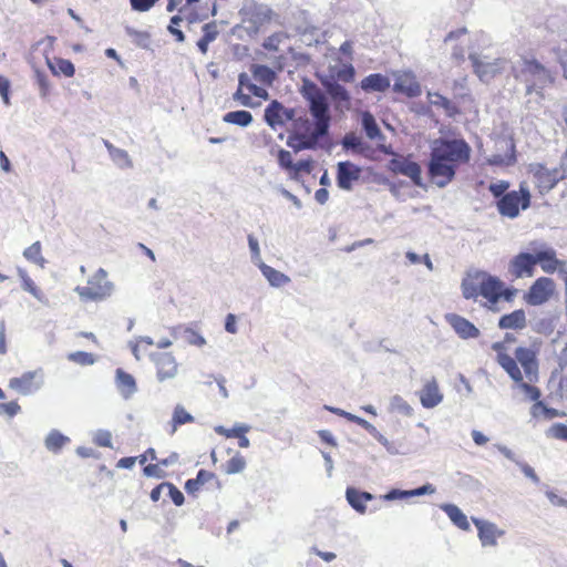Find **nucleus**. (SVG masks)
<instances>
[{"mask_svg": "<svg viewBox=\"0 0 567 567\" xmlns=\"http://www.w3.org/2000/svg\"><path fill=\"white\" fill-rule=\"evenodd\" d=\"M471 157V147L464 140H444L434 142L429 163V175L439 186L450 184L461 165Z\"/></svg>", "mask_w": 567, "mask_h": 567, "instance_id": "7ed1b4c3", "label": "nucleus"}, {"mask_svg": "<svg viewBox=\"0 0 567 567\" xmlns=\"http://www.w3.org/2000/svg\"><path fill=\"white\" fill-rule=\"evenodd\" d=\"M199 3V0H186V3L183 8H181V12L184 13L185 19L189 23L197 22L199 18V13L196 10V6Z\"/></svg>", "mask_w": 567, "mask_h": 567, "instance_id": "a18cd8bd", "label": "nucleus"}, {"mask_svg": "<svg viewBox=\"0 0 567 567\" xmlns=\"http://www.w3.org/2000/svg\"><path fill=\"white\" fill-rule=\"evenodd\" d=\"M557 363L561 370L567 368V341L564 344V348L557 355Z\"/></svg>", "mask_w": 567, "mask_h": 567, "instance_id": "338daca9", "label": "nucleus"}, {"mask_svg": "<svg viewBox=\"0 0 567 567\" xmlns=\"http://www.w3.org/2000/svg\"><path fill=\"white\" fill-rule=\"evenodd\" d=\"M93 442L97 446L112 447V434L110 431L100 430L94 434Z\"/></svg>", "mask_w": 567, "mask_h": 567, "instance_id": "603ef678", "label": "nucleus"}, {"mask_svg": "<svg viewBox=\"0 0 567 567\" xmlns=\"http://www.w3.org/2000/svg\"><path fill=\"white\" fill-rule=\"evenodd\" d=\"M431 103L445 110H449L452 105L451 101L440 93L432 94Z\"/></svg>", "mask_w": 567, "mask_h": 567, "instance_id": "052dcab7", "label": "nucleus"}, {"mask_svg": "<svg viewBox=\"0 0 567 567\" xmlns=\"http://www.w3.org/2000/svg\"><path fill=\"white\" fill-rule=\"evenodd\" d=\"M528 174L533 176L535 186L539 194L550 192L566 174L560 168H548L542 163H532L527 167Z\"/></svg>", "mask_w": 567, "mask_h": 567, "instance_id": "1a4fd4ad", "label": "nucleus"}, {"mask_svg": "<svg viewBox=\"0 0 567 567\" xmlns=\"http://www.w3.org/2000/svg\"><path fill=\"white\" fill-rule=\"evenodd\" d=\"M23 257L37 265L43 266L44 258L42 256V245L40 241L33 243L31 246L24 249Z\"/></svg>", "mask_w": 567, "mask_h": 567, "instance_id": "ea45409f", "label": "nucleus"}, {"mask_svg": "<svg viewBox=\"0 0 567 567\" xmlns=\"http://www.w3.org/2000/svg\"><path fill=\"white\" fill-rule=\"evenodd\" d=\"M532 195L526 183L519 184L518 190H511L496 202L498 213L511 219L516 218L520 210L529 208Z\"/></svg>", "mask_w": 567, "mask_h": 567, "instance_id": "0eeeda50", "label": "nucleus"}, {"mask_svg": "<svg viewBox=\"0 0 567 567\" xmlns=\"http://www.w3.org/2000/svg\"><path fill=\"white\" fill-rule=\"evenodd\" d=\"M267 95V91L264 87L252 83L247 73H240L238 75V89L234 93L233 99L240 105L251 106L252 96L266 99Z\"/></svg>", "mask_w": 567, "mask_h": 567, "instance_id": "f8f14e48", "label": "nucleus"}, {"mask_svg": "<svg viewBox=\"0 0 567 567\" xmlns=\"http://www.w3.org/2000/svg\"><path fill=\"white\" fill-rule=\"evenodd\" d=\"M432 493H434V487L431 484H426V485H423V486L412 489V491L400 492V491L393 489L386 495V498L394 499L396 497L420 496V495L432 494Z\"/></svg>", "mask_w": 567, "mask_h": 567, "instance_id": "58836bf2", "label": "nucleus"}, {"mask_svg": "<svg viewBox=\"0 0 567 567\" xmlns=\"http://www.w3.org/2000/svg\"><path fill=\"white\" fill-rule=\"evenodd\" d=\"M461 290L463 298L480 301L491 311H498L499 301L512 302L517 293L515 288L506 287L502 279L484 270L467 272Z\"/></svg>", "mask_w": 567, "mask_h": 567, "instance_id": "20e7f679", "label": "nucleus"}, {"mask_svg": "<svg viewBox=\"0 0 567 567\" xmlns=\"http://www.w3.org/2000/svg\"><path fill=\"white\" fill-rule=\"evenodd\" d=\"M166 487L168 488V494L172 502L176 506H182L185 501L183 493L172 483H166Z\"/></svg>", "mask_w": 567, "mask_h": 567, "instance_id": "13d9d810", "label": "nucleus"}, {"mask_svg": "<svg viewBox=\"0 0 567 567\" xmlns=\"http://www.w3.org/2000/svg\"><path fill=\"white\" fill-rule=\"evenodd\" d=\"M215 478V474L213 472L206 470H199L195 478L187 480L185 483V491L188 494L195 495L200 487L207 482Z\"/></svg>", "mask_w": 567, "mask_h": 567, "instance_id": "2f4dec72", "label": "nucleus"}, {"mask_svg": "<svg viewBox=\"0 0 567 567\" xmlns=\"http://www.w3.org/2000/svg\"><path fill=\"white\" fill-rule=\"evenodd\" d=\"M390 79L381 73H372L362 79L360 86L364 92H385L390 87Z\"/></svg>", "mask_w": 567, "mask_h": 567, "instance_id": "393cba45", "label": "nucleus"}, {"mask_svg": "<svg viewBox=\"0 0 567 567\" xmlns=\"http://www.w3.org/2000/svg\"><path fill=\"white\" fill-rule=\"evenodd\" d=\"M509 183L507 181H498L497 183H492L488 186L489 193L497 198V200L508 193Z\"/></svg>", "mask_w": 567, "mask_h": 567, "instance_id": "3c124183", "label": "nucleus"}, {"mask_svg": "<svg viewBox=\"0 0 567 567\" xmlns=\"http://www.w3.org/2000/svg\"><path fill=\"white\" fill-rule=\"evenodd\" d=\"M472 437L477 445H484L488 442V439L477 430L472 431Z\"/></svg>", "mask_w": 567, "mask_h": 567, "instance_id": "774afa93", "label": "nucleus"}, {"mask_svg": "<svg viewBox=\"0 0 567 567\" xmlns=\"http://www.w3.org/2000/svg\"><path fill=\"white\" fill-rule=\"evenodd\" d=\"M557 293V285L550 277L536 278L524 292L523 300L526 305L538 307L549 302Z\"/></svg>", "mask_w": 567, "mask_h": 567, "instance_id": "6e6552de", "label": "nucleus"}, {"mask_svg": "<svg viewBox=\"0 0 567 567\" xmlns=\"http://www.w3.org/2000/svg\"><path fill=\"white\" fill-rule=\"evenodd\" d=\"M393 90L409 97H416L421 94V85L413 78L409 76L398 79L394 83Z\"/></svg>", "mask_w": 567, "mask_h": 567, "instance_id": "cd10ccee", "label": "nucleus"}, {"mask_svg": "<svg viewBox=\"0 0 567 567\" xmlns=\"http://www.w3.org/2000/svg\"><path fill=\"white\" fill-rule=\"evenodd\" d=\"M536 271L534 252L519 251L507 262V274L512 280L532 278Z\"/></svg>", "mask_w": 567, "mask_h": 567, "instance_id": "9d476101", "label": "nucleus"}, {"mask_svg": "<svg viewBox=\"0 0 567 567\" xmlns=\"http://www.w3.org/2000/svg\"><path fill=\"white\" fill-rule=\"evenodd\" d=\"M48 66L53 75L60 76L63 75L65 78H72L75 73L74 64L63 58H53L52 60L47 59Z\"/></svg>", "mask_w": 567, "mask_h": 567, "instance_id": "bb28decb", "label": "nucleus"}, {"mask_svg": "<svg viewBox=\"0 0 567 567\" xmlns=\"http://www.w3.org/2000/svg\"><path fill=\"white\" fill-rule=\"evenodd\" d=\"M181 22H182V17L174 16L171 18V22L167 28L169 33L175 37V40L177 42H183L185 40V35H184L183 31L178 28Z\"/></svg>", "mask_w": 567, "mask_h": 567, "instance_id": "8fccbe9b", "label": "nucleus"}, {"mask_svg": "<svg viewBox=\"0 0 567 567\" xmlns=\"http://www.w3.org/2000/svg\"><path fill=\"white\" fill-rule=\"evenodd\" d=\"M137 462L136 456L122 457L117 461L116 466L118 468H132Z\"/></svg>", "mask_w": 567, "mask_h": 567, "instance_id": "e2e57ef3", "label": "nucleus"}, {"mask_svg": "<svg viewBox=\"0 0 567 567\" xmlns=\"http://www.w3.org/2000/svg\"><path fill=\"white\" fill-rule=\"evenodd\" d=\"M286 39H288V35L285 32H276L265 39L262 47L265 50H267L269 52H278L280 44Z\"/></svg>", "mask_w": 567, "mask_h": 567, "instance_id": "37998d69", "label": "nucleus"}, {"mask_svg": "<svg viewBox=\"0 0 567 567\" xmlns=\"http://www.w3.org/2000/svg\"><path fill=\"white\" fill-rule=\"evenodd\" d=\"M355 70L352 64H344L341 69L336 72L337 80L350 83L354 80Z\"/></svg>", "mask_w": 567, "mask_h": 567, "instance_id": "09e8293b", "label": "nucleus"}, {"mask_svg": "<svg viewBox=\"0 0 567 567\" xmlns=\"http://www.w3.org/2000/svg\"><path fill=\"white\" fill-rule=\"evenodd\" d=\"M115 383L124 399H130L137 390L134 377L121 368L116 370Z\"/></svg>", "mask_w": 567, "mask_h": 567, "instance_id": "b1692460", "label": "nucleus"}, {"mask_svg": "<svg viewBox=\"0 0 567 567\" xmlns=\"http://www.w3.org/2000/svg\"><path fill=\"white\" fill-rule=\"evenodd\" d=\"M419 395L421 404L426 409H432L439 405L443 400V394L441 393L435 379L426 381Z\"/></svg>", "mask_w": 567, "mask_h": 567, "instance_id": "4be33fe9", "label": "nucleus"}, {"mask_svg": "<svg viewBox=\"0 0 567 567\" xmlns=\"http://www.w3.org/2000/svg\"><path fill=\"white\" fill-rule=\"evenodd\" d=\"M260 270L274 287H281L290 281L289 277L268 265H261Z\"/></svg>", "mask_w": 567, "mask_h": 567, "instance_id": "f704fd0d", "label": "nucleus"}, {"mask_svg": "<svg viewBox=\"0 0 567 567\" xmlns=\"http://www.w3.org/2000/svg\"><path fill=\"white\" fill-rule=\"evenodd\" d=\"M224 122L238 126H248L252 122V115L248 111H231L224 115Z\"/></svg>", "mask_w": 567, "mask_h": 567, "instance_id": "c9c22d12", "label": "nucleus"}, {"mask_svg": "<svg viewBox=\"0 0 567 567\" xmlns=\"http://www.w3.org/2000/svg\"><path fill=\"white\" fill-rule=\"evenodd\" d=\"M154 363L159 381L174 378L177 373V363L171 353L164 352L154 355Z\"/></svg>", "mask_w": 567, "mask_h": 567, "instance_id": "412c9836", "label": "nucleus"}, {"mask_svg": "<svg viewBox=\"0 0 567 567\" xmlns=\"http://www.w3.org/2000/svg\"><path fill=\"white\" fill-rule=\"evenodd\" d=\"M137 461L141 465H144L148 460L155 461L156 463H151L143 468V473L147 477H157L161 478L164 476V472L161 466H168L175 463L178 458L177 454L173 453L171 456L166 458L158 460L156 452L154 449H147L143 454L136 456Z\"/></svg>", "mask_w": 567, "mask_h": 567, "instance_id": "4468645a", "label": "nucleus"}, {"mask_svg": "<svg viewBox=\"0 0 567 567\" xmlns=\"http://www.w3.org/2000/svg\"><path fill=\"white\" fill-rule=\"evenodd\" d=\"M19 276L22 281V288L29 293H31L33 297H35L38 300H43V292L37 287V285L29 277V275L24 270L20 269Z\"/></svg>", "mask_w": 567, "mask_h": 567, "instance_id": "79ce46f5", "label": "nucleus"}, {"mask_svg": "<svg viewBox=\"0 0 567 567\" xmlns=\"http://www.w3.org/2000/svg\"><path fill=\"white\" fill-rule=\"evenodd\" d=\"M444 319L462 339H475L480 336V329L457 313H446Z\"/></svg>", "mask_w": 567, "mask_h": 567, "instance_id": "f3484780", "label": "nucleus"}, {"mask_svg": "<svg viewBox=\"0 0 567 567\" xmlns=\"http://www.w3.org/2000/svg\"><path fill=\"white\" fill-rule=\"evenodd\" d=\"M526 315L523 309L514 310L511 313L504 315L498 320L501 329L522 330L526 327Z\"/></svg>", "mask_w": 567, "mask_h": 567, "instance_id": "a878e982", "label": "nucleus"}, {"mask_svg": "<svg viewBox=\"0 0 567 567\" xmlns=\"http://www.w3.org/2000/svg\"><path fill=\"white\" fill-rule=\"evenodd\" d=\"M534 257L536 266L539 265L545 274L560 272L566 266V261L558 259L557 252L553 247L543 245L540 249H535Z\"/></svg>", "mask_w": 567, "mask_h": 567, "instance_id": "2eb2a0df", "label": "nucleus"}, {"mask_svg": "<svg viewBox=\"0 0 567 567\" xmlns=\"http://www.w3.org/2000/svg\"><path fill=\"white\" fill-rule=\"evenodd\" d=\"M515 341V338L506 333L503 341H497L492 344L495 352V361L507 373V375L529 396L530 400L536 401L533 405V414L537 415L540 410L546 419H554L564 416L563 412L556 409L546 406L540 398V390L533 385L538 381L539 377V361L538 350L532 347H517L513 354L507 346L508 342Z\"/></svg>", "mask_w": 567, "mask_h": 567, "instance_id": "f257e3e1", "label": "nucleus"}, {"mask_svg": "<svg viewBox=\"0 0 567 567\" xmlns=\"http://www.w3.org/2000/svg\"><path fill=\"white\" fill-rule=\"evenodd\" d=\"M250 71L254 79L264 85H271L276 79V73L267 65L252 64Z\"/></svg>", "mask_w": 567, "mask_h": 567, "instance_id": "72a5a7b5", "label": "nucleus"}, {"mask_svg": "<svg viewBox=\"0 0 567 567\" xmlns=\"http://www.w3.org/2000/svg\"><path fill=\"white\" fill-rule=\"evenodd\" d=\"M9 386L23 395H28L40 388V381L37 372L29 371L21 377L12 378L9 381Z\"/></svg>", "mask_w": 567, "mask_h": 567, "instance_id": "aec40b11", "label": "nucleus"}, {"mask_svg": "<svg viewBox=\"0 0 567 567\" xmlns=\"http://www.w3.org/2000/svg\"><path fill=\"white\" fill-rule=\"evenodd\" d=\"M21 411V406L17 401L0 403V415L13 417Z\"/></svg>", "mask_w": 567, "mask_h": 567, "instance_id": "864d4df0", "label": "nucleus"}, {"mask_svg": "<svg viewBox=\"0 0 567 567\" xmlns=\"http://www.w3.org/2000/svg\"><path fill=\"white\" fill-rule=\"evenodd\" d=\"M249 431V426L246 424H236L235 426L227 429L225 426H216L215 432L226 439L238 437L243 433H247Z\"/></svg>", "mask_w": 567, "mask_h": 567, "instance_id": "c03bdc74", "label": "nucleus"}, {"mask_svg": "<svg viewBox=\"0 0 567 567\" xmlns=\"http://www.w3.org/2000/svg\"><path fill=\"white\" fill-rule=\"evenodd\" d=\"M68 359L71 362L78 363L80 365H91L95 361L92 353L84 351L72 352L68 355Z\"/></svg>", "mask_w": 567, "mask_h": 567, "instance_id": "49530a36", "label": "nucleus"}, {"mask_svg": "<svg viewBox=\"0 0 567 567\" xmlns=\"http://www.w3.org/2000/svg\"><path fill=\"white\" fill-rule=\"evenodd\" d=\"M159 0H130L134 11L146 12L151 10Z\"/></svg>", "mask_w": 567, "mask_h": 567, "instance_id": "6e6d98bb", "label": "nucleus"}, {"mask_svg": "<svg viewBox=\"0 0 567 567\" xmlns=\"http://www.w3.org/2000/svg\"><path fill=\"white\" fill-rule=\"evenodd\" d=\"M194 422H195V417L189 412H187L184 406L178 404L174 408V411H173L172 421H171V425H172L171 433H175V431L184 424H189V423H194Z\"/></svg>", "mask_w": 567, "mask_h": 567, "instance_id": "473e14b6", "label": "nucleus"}, {"mask_svg": "<svg viewBox=\"0 0 567 567\" xmlns=\"http://www.w3.org/2000/svg\"><path fill=\"white\" fill-rule=\"evenodd\" d=\"M473 523L477 528L478 538L483 546H495L497 539L504 535V530L497 528L493 523L473 518Z\"/></svg>", "mask_w": 567, "mask_h": 567, "instance_id": "6ab92c4d", "label": "nucleus"}, {"mask_svg": "<svg viewBox=\"0 0 567 567\" xmlns=\"http://www.w3.org/2000/svg\"><path fill=\"white\" fill-rule=\"evenodd\" d=\"M246 467V458L240 454L236 453L231 458H229L225 464V473L226 474H237L245 470Z\"/></svg>", "mask_w": 567, "mask_h": 567, "instance_id": "a19ab883", "label": "nucleus"}, {"mask_svg": "<svg viewBox=\"0 0 567 567\" xmlns=\"http://www.w3.org/2000/svg\"><path fill=\"white\" fill-rule=\"evenodd\" d=\"M218 29L216 22H208L203 25V35L202 38L208 42H213L218 37Z\"/></svg>", "mask_w": 567, "mask_h": 567, "instance_id": "5fc2aeb1", "label": "nucleus"}, {"mask_svg": "<svg viewBox=\"0 0 567 567\" xmlns=\"http://www.w3.org/2000/svg\"><path fill=\"white\" fill-rule=\"evenodd\" d=\"M277 161L280 168L286 171L291 179H299L303 175H309L313 169L311 158L300 159L295 163L292 154L284 148L278 150Z\"/></svg>", "mask_w": 567, "mask_h": 567, "instance_id": "9b49d317", "label": "nucleus"}, {"mask_svg": "<svg viewBox=\"0 0 567 567\" xmlns=\"http://www.w3.org/2000/svg\"><path fill=\"white\" fill-rule=\"evenodd\" d=\"M473 68H474L475 74L482 81H489L496 74L501 73V71L503 69L502 61L483 62V61L478 60L477 58H473Z\"/></svg>", "mask_w": 567, "mask_h": 567, "instance_id": "5701e85b", "label": "nucleus"}, {"mask_svg": "<svg viewBox=\"0 0 567 567\" xmlns=\"http://www.w3.org/2000/svg\"><path fill=\"white\" fill-rule=\"evenodd\" d=\"M522 78L526 83V93H537L543 96L542 91L554 83V78L548 69L535 59H525L516 78Z\"/></svg>", "mask_w": 567, "mask_h": 567, "instance_id": "39448f33", "label": "nucleus"}, {"mask_svg": "<svg viewBox=\"0 0 567 567\" xmlns=\"http://www.w3.org/2000/svg\"><path fill=\"white\" fill-rule=\"evenodd\" d=\"M373 496L367 492H360L355 488L347 489V499L349 504L359 513L365 512L367 502L371 501Z\"/></svg>", "mask_w": 567, "mask_h": 567, "instance_id": "c756f323", "label": "nucleus"}, {"mask_svg": "<svg viewBox=\"0 0 567 567\" xmlns=\"http://www.w3.org/2000/svg\"><path fill=\"white\" fill-rule=\"evenodd\" d=\"M390 169L395 174H401V175H404V176L411 178V181L415 185H417V186L421 185L422 171H421V166L416 162H413L406 157L392 158L390 161Z\"/></svg>", "mask_w": 567, "mask_h": 567, "instance_id": "dca6fc26", "label": "nucleus"}, {"mask_svg": "<svg viewBox=\"0 0 567 567\" xmlns=\"http://www.w3.org/2000/svg\"><path fill=\"white\" fill-rule=\"evenodd\" d=\"M309 102V111L315 118L311 123L307 117H293L287 137V145L295 152L313 148L319 138L328 134L330 112L326 95L317 85L311 84L305 93Z\"/></svg>", "mask_w": 567, "mask_h": 567, "instance_id": "f03ea898", "label": "nucleus"}, {"mask_svg": "<svg viewBox=\"0 0 567 567\" xmlns=\"http://www.w3.org/2000/svg\"><path fill=\"white\" fill-rule=\"evenodd\" d=\"M362 127L370 140H375L381 135V131L377 124L374 116L370 112L362 113Z\"/></svg>", "mask_w": 567, "mask_h": 567, "instance_id": "e433bc0d", "label": "nucleus"}, {"mask_svg": "<svg viewBox=\"0 0 567 567\" xmlns=\"http://www.w3.org/2000/svg\"><path fill=\"white\" fill-rule=\"evenodd\" d=\"M113 284L107 279V272L100 268L86 282V286H78L75 292L84 302L100 301L111 296Z\"/></svg>", "mask_w": 567, "mask_h": 567, "instance_id": "423d86ee", "label": "nucleus"}, {"mask_svg": "<svg viewBox=\"0 0 567 567\" xmlns=\"http://www.w3.org/2000/svg\"><path fill=\"white\" fill-rule=\"evenodd\" d=\"M225 329L229 333H236L237 332V324H236V316L233 313H228L225 320Z\"/></svg>", "mask_w": 567, "mask_h": 567, "instance_id": "0e129e2a", "label": "nucleus"}, {"mask_svg": "<svg viewBox=\"0 0 567 567\" xmlns=\"http://www.w3.org/2000/svg\"><path fill=\"white\" fill-rule=\"evenodd\" d=\"M69 442V437L64 436L58 431H52L49 433V435L45 439V446L49 451H52L54 453L59 452L65 443Z\"/></svg>", "mask_w": 567, "mask_h": 567, "instance_id": "4c0bfd02", "label": "nucleus"}, {"mask_svg": "<svg viewBox=\"0 0 567 567\" xmlns=\"http://www.w3.org/2000/svg\"><path fill=\"white\" fill-rule=\"evenodd\" d=\"M392 403L406 414H410L412 411L411 406L401 396H394Z\"/></svg>", "mask_w": 567, "mask_h": 567, "instance_id": "69168bd1", "label": "nucleus"}, {"mask_svg": "<svg viewBox=\"0 0 567 567\" xmlns=\"http://www.w3.org/2000/svg\"><path fill=\"white\" fill-rule=\"evenodd\" d=\"M173 331L175 334L181 333L184 340L190 346L203 347L206 344L205 338L194 327L178 326L174 328Z\"/></svg>", "mask_w": 567, "mask_h": 567, "instance_id": "7c9ffc66", "label": "nucleus"}, {"mask_svg": "<svg viewBox=\"0 0 567 567\" xmlns=\"http://www.w3.org/2000/svg\"><path fill=\"white\" fill-rule=\"evenodd\" d=\"M296 115L295 109L285 107L277 100L271 101L265 109V121L272 128H281L292 122Z\"/></svg>", "mask_w": 567, "mask_h": 567, "instance_id": "ddd939ff", "label": "nucleus"}, {"mask_svg": "<svg viewBox=\"0 0 567 567\" xmlns=\"http://www.w3.org/2000/svg\"><path fill=\"white\" fill-rule=\"evenodd\" d=\"M9 91H10L9 80L0 74V94L2 96L3 102L7 105L10 104Z\"/></svg>", "mask_w": 567, "mask_h": 567, "instance_id": "bf43d9fd", "label": "nucleus"}, {"mask_svg": "<svg viewBox=\"0 0 567 567\" xmlns=\"http://www.w3.org/2000/svg\"><path fill=\"white\" fill-rule=\"evenodd\" d=\"M444 513L462 530L470 529V523L466 515L454 504H444L441 506Z\"/></svg>", "mask_w": 567, "mask_h": 567, "instance_id": "c85d7f7f", "label": "nucleus"}, {"mask_svg": "<svg viewBox=\"0 0 567 567\" xmlns=\"http://www.w3.org/2000/svg\"><path fill=\"white\" fill-rule=\"evenodd\" d=\"M361 169L351 162H340L337 171V183L341 189L349 190L353 182L360 178Z\"/></svg>", "mask_w": 567, "mask_h": 567, "instance_id": "a211bd4d", "label": "nucleus"}, {"mask_svg": "<svg viewBox=\"0 0 567 567\" xmlns=\"http://www.w3.org/2000/svg\"><path fill=\"white\" fill-rule=\"evenodd\" d=\"M37 83L42 97H47L50 94L51 84L48 76L41 72H37Z\"/></svg>", "mask_w": 567, "mask_h": 567, "instance_id": "4d7b16f0", "label": "nucleus"}, {"mask_svg": "<svg viewBox=\"0 0 567 567\" xmlns=\"http://www.w3.org/2000/svg\"><path fill=\"white\" fill-rule=\"evenodd\" d=\"M547 435L567 442V425L564 423H555L548 429Z\"/></svg>", "mask_w": 567, "mask_h": 567, "instance_id": "de8ad7c7", "label": "nucleus"}, {"mask_svg": "<svg viewBox=\"0 0 567 567\" xmlns=\"http://www.w3.org/2000/svg\"><path fill=\"white\" fill-rule=\"evenodd\" d=\"M331 93H332L333 97H336L340 101L349 102V100H350V95H349L348 91L341 85H336L332 89Z\"/></svg>", "mask_w": 567, "mask_h": 567, "instance_id": "680f3d73", "label": "nucleus"}]
</instances>
